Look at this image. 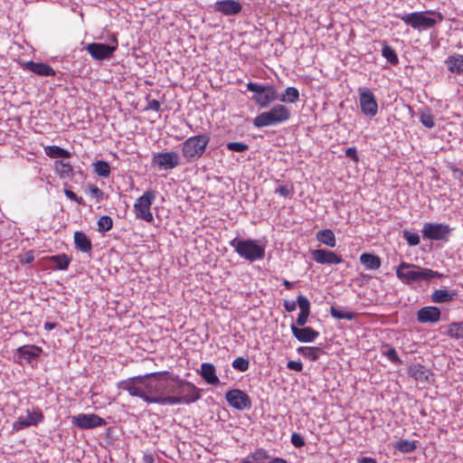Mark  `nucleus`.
Instances as JSON below:
<instances>
[{"mask_svg":"<svg viewBox=\"0 0 463 463\" xmlns=\"http://www.w3.org/2000/svg\"><path fill=\"white\" fill-rule=\"evenodd\" d=\"M167 373L159 377V384L156 391H159L160 405L191 404L201 399L202 390L193 383L181 379L179 375Z\"/></svg>","mask_w":463,"mask_h":463,"instance_id":"nucleus-1","label":"nucleus"},{"mask_svg":"<svg viewBox=\"0 0 463 463\" xmlns=\"http://www.w3.org/2000/svg\"><path fill=\"white\" fill-rule=\"evenodd\" d=\"M165 373H150L123 380L118 383V388L127 391L129 395L138 397L147 403L159 404V391L156 385L159 384V377L166 375Z\"/></svg>","mask_w":463,"mask_h":463,"instance_id":"nucleus-2","label":"nucleus"},{"mask_svg":"<svg viewBox=\"0 0 463 463\" xmlns=\"http://www.w3.org/2000/svg\"><path fill=\"white\" fill-rule=\"evenodd\" d=\"M396 276L400 280L408 285L421 281H430L433 279H441L444 277V275L439 271L405 261H402L399 266L396 267Z\"/></svg>","mask_w":463,"mask_h":463,"instance_id":"nucleus-3","label":"nucleus"},{"mask_svg":"<svg viewBox=\"0 0 463 463\" xmlns=\"http://www.w3.org/2000/svg\"><path fill=\"white\" fill-rule=\"evenodd\" d=\"M209 142L210 137L207 134L190 137L181 144L182 156L187 163L196 162L205 153Z\"/></svg>","mask_w":463,"mask_h":463,"instance_id":"nucleus-4","label":"nucleus"},{"mask_svg":"<svg viewBox=\"0 0 463 463\" xmlns=\"http://www.w3.org/2000/svg\"><path fill=\"white\" fill-rule=\"evenodd\" d=\"M230 245L234 249L240 257L250 262L262 260L265 256L264 246L259 244L257 241L251 239L241 240L234 238L230 241Z\"/></svg>","mask_w":463,"mask_h":463,"instance_id":"nucleus-5","label":"nucleus"},{"mask_svg":"<svg viewBox=\"0 0 463 463\" xmlns=\"http://www.w3.org/2000/svg\"><path fill=\"white\" fill-rule=\"evenodd\" d=\"M442 15L434 12H413L402 16V20L408 26L413 28H430L442 21Z\"/></svg>","mask_w":463,"mask_h":463,"instance_id":"nucleus-6","label":"nucleus"},{"mask_svg":"<svg viewBox=\"0 0 463 463\" xmlns=\"http://www.w3.org/2000/svg\"><path fill=\"white\" fill-rule=\"evenodd\" d=\"M118 45L117 36L115 34H109L108 43H88L84 48L94 60L103 61L113 56Z\"/></svg>","mask_w":463,"mask_h":463,"instance_id":"nucleus-7","label":"nucleus"},{"mask_svg":"<svg viewBox=\"0 0 463 463\" xmlns=\"http://www.w3.org/2000/svg\"><path fill=\"white\" fill-rule=\"evenodd\" d=\"M156 199V192L152 189L146 191L134 203V212L137 219L152 222L153 214L150 211L151 205Z\"/></svg>","mask_w":463,"mask_h":463,"instance_id":"nucleus-8","label":"nucleus"},{"mask_svg":"<svg viewBox=\"0 0 463 463\" xmlns=\"http://www.w3.org/2000/svg\"><path fill=\"white\" fill-rule=\"evenodd\" d=\"M451 230L452 229L448 224L426 222L423 225L421 232L424 239L447 241Z\"/></svg>","mask_w":463,"mask_h":463,"instance_id":"nucleus-9","label":"nucleus"},{"mask_svg":"<svg viewBox=\"0 0 463 463\" xmlns=\"http://www.w3.org/2000/svg\"><path fill=\"white\" fill-rule=\"evenodd\" d=\"M359 101L361 111L365 116L374 117L378 112V104L373 91L368 88H360Z\"/></svg>","mask_w":463,"mask_h":463,"instance_id":"nucleus-10","label":"nucleus"},{"mask_svg":"<svg viewBox=\"0 0 463 463\" xmlns=\"http://www.w3.org/2000/svg\"><path fill=\"white\" fill-rule=\"evenodd\" d=\"M225 398L230 406L236 410L243 411L251 407L250 396L239 389H232L225 394Z\"/></svg>","mask_w":463,"mask_h":463,"instance_id":"nucleus-11","label":"nucleus"},{"mask_svg":"<svg viewBox=\"0 0 463 463\" xmlns=\"http://www.w3.org/2000/svg\"><path fill=\"white\" fill-rule=\"evenodd\" d=\"M71 422L81 430H90L106 425V420L94 413H80L71 418Z\"/></svg>","mask_w":463,"mask_h":463,"instance_id":"nucleus-12","label":"nucleus"},{"mask_svg":"<svg viewBox=\"0 0 463 463\" xmlns=\"http://www.w3.org/2000/svg\"><path fill=\"white\" fill-rule=\"evenodd\" d=\"M152 165L160 169H173L180 165L178 153L175 151L161 152L154 155Z\"/></svg>","mask_w":463,"mask_h":463,"instance_id":"nucleus-13","label":"nucleus"},{"mask_svg":"<svg viewBox=\"0 0 463 463\" xmlns=\"http://www.w3.org/2000/svg\"><path fill=\"white\" fill-rule=\"evenodd\" d=\"M43 348L35 345H24L17 348L14 354V359L18 363L25 361L27 364H32L37 361L43 354Z\"/></svg>","mask_w":463,"mask_h":463,"instance_id":"nucleus-14","label":"nucleus"},{"mask_svg":"<svg viewBox=\"0 0 463 463\" xmlns=\"http://www.w3.org/2000/svg\"><path fill=\"white\" fill-rule=\"evenodd\" d=\"M417 321L420 324H434L440 320L441 310L435 306H427L417 311Z\"/></svg>","mask_w":463,"mask_h":463,"instance_id":"nucleus-15","label":"nucleus"},{"mask_svg":"<svg viewBox=\"0 0 463 463\" xmlns=\"http://www.w3.org/2000/svg\"><path fill=\"white\" fill-rule=\"evenodd\" d=\"M311 256L319 264H339L344 261L341 256L326 249L313 250Z\"/></svg>","mask_w":463,"mask_h":463,"instance_id":"nucleus-16","label":"nucleus"},{"mask_svg":"<svg viewBox=\"0 0 463 463\" xmlns=\"http://www.w3.org/2000/svg\"><path fill=\"white\" fill-rule=\"evenodd\" d=\"M290 329L293 336L302 343H312L319 336V332L310 326L298 327L291 324Z\"/></svg>","mask_w":463,"mask_h":463,"instance_id":"nucleus-17","label":"nucleus"},{"mask_svg":"<svg viewBox=\"0 0 463 463\" xmlns=\"http://www.w3.org/2000/svg\"><path fill=\"white\" fill-rule=\"evenodd\" d=\"M408 374L415 381L430 383L433 373L420 364H412L408 367Z\"/></svg>","mask_w":463,"mask_h":463,"instance_id":"nucleus-18","label":"nucleus"},{"mask_svg":"<svg viewBox=\"0 0 463 463\" xmlns=\"http://www.w3.org/2000/svg\"><path fill=\"white\" fill-rule=\"evenodd\" d=\"M278 99V92L274 86L268 88L267 90L260 95L252 96L253 100L260 108H268L272 102Z\"/></svg>","mask_w":463,"mask_h":463,"instance_id":"nucleus-19","label":"nucleus"},{"mask_svg":"<svg viewBox=\"0 0 463 463\" xmlns=\"http://www.w3.org/2000/svg\"><path fill=\"white\" fill-rule=\"evenodd\" d=\"M214 9L226 15H231L240 13L241 5L235 0H222L215 3Z\"/></svg>","mask_w":463,"mask_h":463,"instance_id":"nucleus-20","label":"nucleus"},{"mask_svg":"<svg viewBox=\"0 0 463 463\" xmlns=\"http://www.w3.org/2000/svg\"><path fill=\"white\" fill-rule=\"evenodd\" d=\"M198 373L208 384L216 385L220 383L215 366L211 363H203Z\"/></svg>","mask_w":463,"mask_h":463,"instance_id":"nucleus-21","label":"nucleus"},{"mask_svg":"<svg viewBox=\"0 0 463 463\" xmlns=\"http://www.w3.org/2000/svg\"><path fill=\"white\" fill-rule=\"evenodd\" d=\"M3 400H5V402L2 406V413L5 415L14 414L20 403L18 394L14 392H7L4 398H2V401Z\"/></svg>","mask_w":463,"mask_h":463,"instance_id":"nucleus-22","label":"nucleus"},{"mask_svg":"<svg viewBox=\"0 0 463 463\" xmlns=\"http://www.w3.org/2000/svg\"><path fill=\"white\" fill-rule=\"evenodd\" d=\"M458 294L455 289H436L430 295V299L433 303L442 304L455 300L458 298Z\"/></svg>","mask_w":463,"mask_h":463,"instance_id":"nucleus-23","label":"nucleus"},{"mask_svg":"<svg viewBox=\"0 0 463 463\" xmlns=\"http://www.w3.org/2000/svg\"><path fill=\"white\" fill-rule=\"evenodd\" d=\"M24 68L40 76H54L55 71L47 63L29 61L24 63Z\"/></svg>","mask_w":463,"mask_h":463,"instance_id":"nucleus-24","label":"nucleus"},{"mask_svg":"<svg viewBox=\"0 0 463 463\" xmlns=\"http://www.w3.org/2000/svg\"><path fill=\"white\" fill-rule=\"evenodd\" d=\"M441 334L452 338V339H463V321L452 322L446 326H441Z\"/></svg>","mask_w":463,"mask_h":463,"instance_id":"nucleus-25","label":"nucleus"},{"mask_svg":"<svg viewBox=\"0 0 463 463\" xmlns=\"http://www.w3.org/2000/svg\"><path fill=\"white\" fill-rule=\"evenodd\" d=\"M269 111L279 124L288 121L291 117L290 109L282 104L273 106Z\"/></svg>","mask_w":463,"mask_h":463,"instance_id":"nucleus-26","label":"nucleus"},{"mask_svg":"<svg viewBox=\"0 0 463 463\" xmlns=\"http://www.w3.org/2000/svg\"><path fill=\"white\" fill-rule=\"evenodd\" d=\"M74 243L76 249L81 252H90L92 249L90 239L83 232H74Z\"/></svg>","mask_w":463,"mask_h":463,"instance_id":"nucleus-27","label":"nucleus"},{"mask_svg":"<svg viewBox=\"0 0 463 463\" xmlns=\"http://www.w3.org/2000/svg\"><path fill=\"white\" fill-rule=\"evenodd\" d=\"M54 171L61 179L71 178L74 175L72 165L62 160H56L54 162Z\"/></svg>","mask_w":463,"mask_h":463,"instance_id":"nucleus-28","label":"nucleus"},{"mask_svg":"<svg viewBox=\"0 0 463 463\" xmlns=\"http://www.w3.org/2000/svg\"><path fill=\"white\" fill-rule=\"evenodd\" d=\"M252 124L255 128H258L279 125V123L276 121V119L273 118V116L270 114L269 110L264 111L259 114L257 117H255L252 120Z\"/></svg>","mask_w":463,"mask_h":463,"instance_id":"nucleus-29","label":"nucleus"},{"mask_svg":"<svg viewBox=\"0 0 463 463\" xmlns=\"http://www.w3.org/2000/svg\"><path fill=\"white\" fill-rule=\"evenodd\" d=\"M360 262L368 269H378L382 264V260L379 256L369 252L361 254Z\"/></svg>","mask_w":463,"mask_h":463,"instance_id":"nucleus-30","label":"nucleus"},{"mask_svg":"<svg viewBox=\"0 0 463 463\" xmlns=\"http://www.w3.org/2000/svg\"><path fill=\"white\" fill-rule=\"evenodd\" d=\"M448 70L452 73H463V56L462 55H450L446 60Z\"/></svg>","mask_w":463,"mask_h":463,"instance_id":"nucleus-31","label":"nucleus"},{"mask_svg":"<svg viewBox=\"0 0 463 463\" xmlns=\"http://www.w3.org/2000/svg\"><path fill=\"white\" fill-rule=\"evenodd\" d=\"M297 351L298 354L313 362L317 361L319 354L325 353L319 346H299Z\"/></svg>","mask_w":463,"mask_h":463,"instance_id":"nucleus-32","label":"nucleus"},{"mask_svg":"<svg viewBox=\"0 0 463 463\" xmlns=\"http://www.w3.org/2000/svg\"><path fill=\"white\" fill-rule=\"evenodd\" d=\"M49 260L54 265V269L66 270L71 261V258L65 253H61L51 256Z\"/></svg>","mask_w":463,"mask_h":463,"instance_id":"nucleus-33","label":"nucleus"},{"mask_svg":"<svg viewBox=\"0 0 463 463\" xmlns=\"http://www.w3.org/2000/svg\"><path fill=\"white\" fill-rule=\"evenodd\" d=\"M44 152L46 156L54 159L70 158L71 156V153L70 151L58 146H47L44 147Z\"/></svg>","mask_w":463,"mask_h":463,"instance_id":"nucleus-34","label":"nucleus"},{"mask_svg":"<svg viewBox=\"0 0 463 463\" xmlns=\"http://www.w3.org/2000/svg\"><path fill=\"white\" fill-rule=\"evenodd\" d=\"M317 240L331 248H334L336 244L335 233L329 229H324L317 232Z\"/></svg>","mask_w":463,"mask_h":463,"instance_id":"nucleus-35","label":"nucleus"},{"mask_svg":"<svg viewBox=\"0 0 463 463\" xmlns=\"http://www.w3.org/2000/svg\"><path fill=\"white\" fill-rule=\"evenodd\" d=\"M392 447L402 453H411L417 449V441L400 439L393 443Z\"/></svg>","mask_w":463,"mask_h":463,"instance_id":"nucleus-36","label":"nucleus"},{"mask_svg":"<svg viewBox=\"0 0 463 463\" xmlns=\"http://www.w3.org/2000/svg\"><path fill=\"white\" fill-rule=\"evenodd\" d=\"M299 99V91L295 87H288L284 93L278 96V99L280 102L285 103H296Z\"/></svg>","mask_w":463,"mask_h":463,"instance_id":"nucleus-37","label":"nucleus"},{"mask_svg":"<svg viewBox=\"0 0 463 463\" xmlns=\"http://www.w3.org/2000/svg\"><path fill=\"white\" fill-rule=\"evenodd\" d=\"M382 354L387 357L392 364H402V361L399 357L396 350L388 344H385L382 346Z\"/></svg>","mask_w":463,"mask_h":463,"instance_id":"nucleus-38","label":"nucleus"},{"mask_svg":"<svg viewBox=\"0 0 463 463\" xmlns=\"http://www.w3.org/2000/svg\"><path fill=\"white\" fill-rule=\"evenodd\" d=\"M330 314L333 317L336 319H346V320H354L356 317V314L350 311H344L338 307L332 306L330 307Z\"/></svg>","mask_w":463,"mask_h":463,"instance_id":"nucleus-39","label":"nucleus"},{"mask_svg":"<svg viewBox=\"0 0 463 463\" xmlns=\"http://www.w3.org/2000/svg\"><path fill=\"white\" fill-rule=\"evenodd\" d=\"M94 173L100 177L106 178L110 175V165L104 160H98L93 163Z\"/></svg>","mask_w":463,"mask_h":463,"instance_id":"nucleus-40","label":"nucleus"},{"mask_svg":"<svg viewBox=\"0 0 463 463\" xmlns=\"http://www.w3.org/2000/svg\"><path fill=\"white\" fill-rule=\"evenodd\" d=\"M382 55L392 64L396 65L399 62V58L395 52V51L386 44L385 43L383 45Z\"/></svg>","mask_w":463,"mask_h":463,"instance_id":"nucleus-41","label":"nucleus"},{"mask_svg":"<svg viewBox=\"0 0 463 463\" xmlns=\"http://www.w3.org/2000/svg\"><path fill=\"white\" fill-rule=\"evenodd\" d=\"M420 123L428 128H432L435 126L434 117L430 109H426L420 113Z\"/></svg>","mask_w":463,"mask_h":463,"instance_id":"nucleus-42","label":"nucleus"},{"mask_svg":"<svg viewBox=\"0 0 463 463\" xmlns=\"http://www.w3.org/2000/svg\"><path fill=\"white\" fill-rule=\"evenodd\" d=\"M113 227V220L109 215L101 216L98 221V231L99 232H107Z\"/></svg>","mask_w":463,"mask_h":463,"instance_id":"nucleus-43","label":"nucleus"},{"mask_svg":"<svg viewBox=\"0 0 463 463\" xmlns=\"http://www.w3.org/2000/svg\"><path fill=\"white\" fill-rule=\"evenodd\" d=\"M27 418L31 426H36L43 421L44 415L41 410L37 409L32 412L28 411Z\"/></svg>","mask_w":463,"mask_h":463,"instance_id":"nucleus-44","label":"nucleus"},{"mask_svg":"<svg viewBox=\"0 0 463 463\" xmlns=\"http://www.w3.org/2000/svg\"><path fill=\"white\" fill-rule=\"evenodd\" d=\"M271 86L272 85H263L257 82L250 81L249 83H247V90L254 93L252 96H258L265 92L267 89L270 88Z\"/></svg>","mask_w":463,"mask_h":463,"instance_id":"nucleus-45","label":"nucleus"},{"mask_svg":"<svg viewBox=\"0 0 463 463\" xmlns=\"http://www.w3.org/2000/svg\"><path fill=\"white\" fill-rule=\"evenodd\" d=\"M232 367L239 372H246L250 367V361L244 357H237L232 361Z\"/></svg>","mask_w":463,"mask_h":463,"instance_id":"nucleus-46","label":"nucleus"},{"mask_svg":"<svg viewBox=\"0 0 463 463\" xmlns=\"http://www.w3.org/2000/svg\"><path fill=\"white\" fill-rule=\"evenodd\" d=\"M249 458H252L256 463H263L266 459L269 458V455L268 451L264 449H258L253 453H251Z\"/></svg>","mask_w":463,"mask_h":463,"instance_id":"nucleus-47","label":"nucleus"},{"mask_svg":"<svg viewBox=\"0 0 463 463\" xmlns=\"http://www.w3.org/2000/svg\"><path fill=\"white\" fill-rule=\"evenodd\" d=\"M402 235L410 246H417L420 241V236L418 233L404 230L402 232Z\"/></svg>","mask_w":463,"mask_h":463,"instance_id":"nucleus-48","label":"nucleus"},{"mask_svg":"<svg viewBox=\"0 0 463 463\" xmlns=\"http://www.w3.org/2000/svg\"><path fill=\"white\" fill-rule=\"evenodd\" d=\"M226 147L228 150L237 153H244L249 149V146L242 142H229Z\"/></svg>","mask_w":463,"mask_h":463,"instance_id":"nucleus-49","label":"nucleus"},{"mask_svg":"<svg viewBox=\"0 0 463 463\" xmlns=\"http://www.w3.org/2000/svg\"><path fill=\"white\" fill-rule=\"evenodd\" d=\"M86 192H89L92 197L96 198L98 203L100 202L104 197L103 191L92 184H89L87 185Z\"/></svg>","mask_w":463,"mask_h":463,"instance_id":"nucleus-50","label":"nucleus"},{"mask_svg":"<svg viewBox=\"0 0 463 463\" xmlns=\"http://www.w3.org/2000/svg\"><path fill=\"white\" fill-rule=\"evenodd\" d=\"M297 305L298 306L300 311H306L310 313V302L307 297L303 295H298L297 297Z\"/></svg>","mask_w":463,"mask_h":463,"instance_id":"nucleus-51","label":"nucleus"},{"mask_svg":"<svg viewBox=\"0 0 463 463\" xmlns=\"http://www.w3.org/2000/svg\"><path fill=\"white\" fill-rule=\"evenodd\" d=\"M290 441L295 448H302L306 444L304 438L297 432L292 433Z\"/></svg>","mask_w":463,"mask_h":463,"instance_id":"nucleus-52","label":"nucleus"},{"mask_svg":"<svg viewBox=\"0 0 463 463\" xmlns=\"http://www.w3.org/2000/svg\"><path fill=\"white\" fill-rule=\"evenodd\" d=\"M19 262L22 264H30L34 260V251L33 250H28L23 254H20L18 256Z\"/></svg>","mask_w":463,"mask_h":463,"instance_id":"nucleus-53","label":"nucleus"},{"mask_svg":"<svg viewBox=\"0 0 463 463\" xmlns=\"http://www.w3.org/2000/svg\"><path fill=\"white\" fill-rule=\"evenodd\" d=\"M64 194L66 197L71 201L76 202L79 205H85V202L82 197H79L71 189H64Z\"/></svg>","mask_w":463,"mask_h":463,"instance_id":"nucleus-54","label":"nucleus"},{"mask_svg":"<svg viewBox=\"0 0 463 463\" xmlns=\"http://www.w3.org/2000/svg\"><path fill=\"white\" fill-rule=\"evenodd\" d=\"M309 315H310L309 312L300 311L296 319V323H294V324L298 327L305 326V325L307 322Z\"/></svg>","mask_w":463,"mask_h":463,"instance_id":"nucleus-55","label":"nucleus"},{"mask_svg":"<svg viewBox=\"0 0 463 463\" xmlns=\"http://www.w3.org/2000/svg\"><path fill=\"white\" fill-rule=\"evenodd\" d=\"M275 193L281 196L288 197L293 194V188L288 185H279L276 188Z\"/></svg>","mask_w":463,"mask_h":463,"instance_id":"nucleus-56","label":"nucleus"},{"mask_svg":"<svg viewBox=\"0 0 463 463\" xmlns=\"http://www.w3.org/2000/svg\"><path fill=\"white\" fill-rule=\"evenodd\" d=\"M30 422H28V418L20 417L16 422L14 423V429L21 430L27 427H30Z\"/></svg>","mask_w":463,"mask_h":463,"instance_id":"nucleus-57","label":"nucleus"},{"mask_svg":"<svg viewBox=\"0 0 463 463\" xmlns=\"http://www.w3.org/2000/svg\"><path fill=\"white\" fill-rule=\"evenodd\" d=\"M287 367L289 370H293L296 372H301L303 370V364L298 360V361H288L287 364Z\"/></svg>","mask_w":463,"mask_h":463,"instance_id":"nucleus-58","label":"nucleus"},{"mask_svg":"<svg viewBox=\"0 0 463 463\" xmlns=\"http://www.w3.org/2000/svg\"><path fill=\"white\" fill-rule=\"evenodd\" d=\"M345 156L347 157H349L350 159H352L354 162H358L359 161V157H358V155H357V150H356V148L354 146L348 147L345 150Z\"/></svg>","mask_w":463,"mask_h":463,"instance_id":"nucleus-59","label":"nucleus"},{"mask_svg":"<svg viewBox=\"0 0 463 463\" xmlns=\"http://www.w3.org/2000/svg\"><path fill=\"white\" fill-rule=\"evenodd\" d=\"M283 307L287 312H293L297 308V300H284Z\"/></svg>","mask_w":463,"mask_h":463,"instance_id":"nucleus-60","label":"nucleus"},{"mask_svg":"<svg viewBox=\"0 0 463 463\" xmlns=\"http://www.w3.org/2000/svg\"><path fill=\"white\" fill-rule=\"evenodd\" d=\"M160 107H161V105L158 100L152 99V100H148V104L145 109L146 110L151 109V110L158 112L160 110Z\"/></svg>","mask_w":463,"mask_h":463,"instance_id":"nucleus-61","label":"nucleus"},{"mask_svg":"<svg viewBox=\"0 0 463 463\" xmlns=\"http://www.w3.org/2000/svg\"><path fill=\"white\" fill-rule=\"evenodd\" d=\"M451 171L454 173L455 176L458 178L463 177V168H458L455 165L450 166Z\"/></svg>","mask_w":463,"mask_h":463,"instance_id":"nucleus-62","label":"nucleus"},{"mask_svg":"<svg viewBox=\"0 0 463 463\" xmlns=\"http://www.w3.org/2000/svg\"><path fill=\"white\" fill-rule=\"evenodd\" d=\"M359 463H377L373 458L364 457L358 459Z\"/></svg>","mask_w":463,"mask_h":463,"instance_id":"nucleus-63","label":"nucleus"},{"mask_svg":"<svg viewBox=\"0 0 463 463\" xmlns=\"http://www.w3.org/2000/svg\"><path fill=\"white\" fill-rule=\"evenodd\" d=\"M269 463H288V462L282 458H274Z\"/></svg>","mask_w":463,"mask_h":463,"instance_id":"nucleus-64","label":"nucleus"}]
</instances>
